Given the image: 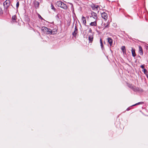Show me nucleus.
<instances>
[{
  "instance_id": "1a4fd4ad",
  "label": "nucleus",
  "mask_w": 148,
  "mask_h": 148,
  "mask_svg": "<svg viewBox=\"0 0 148 148\" xmlns=\"http://www.w3.org/2000/svg\"><path fill=\"white\" fill-rule=\"evenodd\" d=\"M108 43L110 44V46H111L112 45L113 40L111 38H108Z\"/></svg>"
},
{
  "instance_id": "cd10ccee",
  "label": "nucleus",
  "mask_w": 148,
  "mask_h": 148,
  "mask_svg": "<svg viewBox=\"0 0 148 148\" xmlns=\"http://www.w3.org/2000/svg\"><path fill=\"white\" fill-rule=\"evenodd\" d=\"M108 27V25H105V28H107Z\"/></svg>"
},
{
  "instance_id": "7ed1b4c3",
  "label": "nucleus",
  "mask_w": 148,
  "mask_h": 148,
  "mask_svg": "<svg viewBox=\"0 0 148 148\" xmlns=\"http://www.w3.org/2000/svg\"><path fill=\"white\" fill-rule=\"evenodd\" d=\"M90 17H92L95 20H97V14L96 13L94 12H92L91 13V16H90Z\"/></svg>"
},
{
  "instance_id": "ddd939ff",
  "label": "nucleus",
  "mask_w": 148,
  "mask_h": 148,
  "mask_svg": "<svg viewBox=\"0 0 148 148\" xmlns=\"http://www.w3.org/2000/svg\"><path fill=\"white\" fill-rule=\"evenodd\" d=\"M93 37L92 35H89L88 37V40L90 42H92L93 40Z\"/></svg>"
},
{
  "instance_id": "412c9836",
  "label": "nucleus",
  "mask_w": 148,
  "mask_h": 148,
  "mask_svg": "<svg viewBox=\"0 0 148 148\" xmlns=\"http://www.w3.org/2000/svg\"><path fill=\"white\" fill-rule=\"evenodd\" d=\"M143 102H138V103H136V104H135L134 106H135V105H139V104H143Z\"/></svg>"
},
{
  "instance_id": "f03ea898",
  "label": "nucleus",
  "mask_w": 148,
  "mask_h": 148,
  "mask_svg": "<svg viewBox=\"0 0 148 148\" xmlns=\"http://www.w3.org/2000/svg\"><path fill=\"white\" fill-rule=\"evenodd\" d=\"M10 3V0H6L3 3V5L5 8H7L9 6Z\"/></svg>"
},
{
  "instance_id": "c756f323",
  "label": "nucleus",
  "mask_w": 148,
  "mask_h": 148,
  "mask_svg": "<svg viewBox=\"0 0 148 148\" xmlns=\"http://www.w3.org/2000/svg\"><path fill=\"white\" fill-rule=\"evenodd\" d=\"M56 17H57L59 18L58 15V14H57V15L56 16Z\"/></svg>"
},
{
  "instance_id": "9d476101",
  "label": "nucleus",
  "mask_w": 148,
  "mask_h": 148,
  "mask_svg": "<svg viewBox=\"0 0 148 148\" xmlns=\"http://www.w3.org/2000/svg\"><path fill=\"white\" fill-rule=\"evenodd\" d=\"M139 53L141 55L143 54V51L142 47L140 46H139Z\"/></svg>"
},
{
  "instance_id": "b1692460",
  "label": "nucleus",
  "mask_w": 148,
  "mask_h": 148,
  "mask_svg": "<svg viewBox=\"0 0 148 148\" xmlns=\"http://www.w3.org/2000/svg\"><path fill=\"white\" fill-rule=\"evenodd\" d=\"M128 86L130 88H131V89H132V87H134V86H132V84H129L128 85Z\"/></svg>"
},
{
  "instance_id": "39448f33",
  "label": "nucleus",
  "mask_w": 148,
  "mask_h": 148,
  "mask_svg": "<svg viewBox=\"0 0 148 148\" xmlns=\"http://www.w3.org/2000/svg\"><path fill=\"white\" fill-rule=\"evenodd\" d=\"M101 16L105 20H106L108 19V16L107 14L105 12H103L101 13Z\"/></svg>"
},
{
  "instance_id": "20e7f679",
  "label": "nucleus",
  "mask_w": 148,
  "mask_h": 148,
  "mask_svg": "<svg viewBox=\"0 0 148 148\" xmlns=\"http://www.w3.org/2000/svg\"><path fill=\"white\" fill-rule=\"evenodd\" d=\"M92 9L93 10L97 11L100 9V7L99 5H97L93 4L91 6Z\"/></svg>"
},
{
  "instance_id": "4be33fe9",
  "label": "nucleus",
  "mask_w": 148,
  "mask_h": 148,
  "mask_svg": "<svg viewBox=\"0 0 148 148\" xmlns=\"http://www.w3.org/2000/svg\"><path fill=\"white\" fill-rule=\"evenodd\" d=\"M19 5V3L18 1L16 4V8H18Z\"/></svg>"
},
{
  "instance_id": "f257e3e1",
  "label": "nucleus",
  "mask_w": 148,
  "mask_h": 148,
  "mask_svg": "<svg viewBox=\"0 0 148 148\" xmlns=\"http://www.w3.org/2000/svg\"><path fill=\"white\" fill-rule=\"evenodd\" d=\"M41 30L45 33L47 34H51L52 30L46 27H42L41 28Z\"/></svg>"
},
{
  "instance_id": "bb28decb",
  "label": "nucleus",
  "mask_w": 148,
  "mask_h": 148,
  "mask_svg": "<svg viewBox=\"0 0 148 148\" xmlns=\"http://www.w3.org/2000/svg\"><path fill=\"white\" fill-rule=\"evenodd\" d=\"M140 67H141L142 69H144V67H145V66H144V65H141V66H140Z\"/></svg>"
},
{
  "instance_id": "9b49d317",
  "label": "nucleus",
  "mask_w": 148,
  "mask_h": 148,
  "mask_svg": "<svg viewBox=\"0 0 148 148\" xmlns=\"http://www.w3.org/2000/svg\"><path fill=\"white\" fill-rule=\"evenodd\" d=\"M60 7L63 8L65 9H66L67 8V7L66 5L64 4L63 2H62V5L60 6Z\"/></svg>"
},
{
  "instance_id": "0eeeda50",
  "label": "nucleus",
  "mask_w": 148,
  "mask_h": 148,
  "mask_svg": "<svg viewBox=\"0 0 148 148\" xmlns=\"http://www.w3.org/2000/svg\"><path fill=\"white\" fill-rule=\"evenodd\" d=\"M97 20H95L94 22H91L90 24V25L92 26H95L97 25Z\"/></svg>"
},
{
  "instance_id": "f8f14e48",
  "label": "nucleus",
  "mask_w": 148,
  "mask_h": 148,
  "mask_svg": "<svg viewBox=\"0 0 148 148\" xmlns=\"http://www.w3.org/2000/svg\"><path fill=\"white\" fill-rule=\"evenodd\" d=\"M132 89L135 92L138 91L139 90V89L138 88H136L134 86V87H132Z\"/></svg>"
},
{
  "instance_id": "f3484780",
  "label": "nucleus",
  "mask_w": 148,
  "mask_h": 148,
  "mask_svg": "<svg viewBox=\"0 0 148 148\" xmlns=\"http://www.w3.org/2000/svg\"><path fill=\"white\" fill-rule=\"evenodd\" d=\"M62 2L61 1H58L57 2L56 4L58 6L60 7L62 5Z\"/></svg>"
},
{
  "instance_id": "a878e982",
  "label": "nucleus",
  "mask_w": 148,
  "mask_h": 148,
  "mask_svg": "<svg viewBox=\"0 0 148 148\" xmlns=\"http://www.w3.org/2000/svg\"><path fill=\"white\" fill-rule=\"evenodd\" d=\"M143 71L145 74L146 72L147 71V70L146 69H144Z\"/></svg>"
},
{
  "instance_id": "c85d7f7f",
  "label": "nucleus",
  "mask_w": 148,
  "mask_h": 148,
  "mask_svg": "<svg viewBox=\"0 0 148 148\" xmlns=\"http://www.w3.org/2000/svg\"><path fill=\"white\" fill-rule=\"evenodd\" d=\"M70 4L71 5V8L72 7H73V5L72 3H70Z\"/></svg>"
},
{
  "instance_id": "6e6552de",
  "label": "nucleus",
  "mask_w": 148,
  "mask_h": 148,
  "mask_svg": "<svg viewBox=\"0 0 148 148\" xmlns=\"http://www.w3.org/2000/svg\"><path fill=\"white\" fill-rule=\"evenodd\" d=\"M82 21L83 24L85 26H86V22L85 17L84 16H82Z\"/></svg>"
},
{
  "instance_id": "473e14b6",
  "label": "nucleus",
  "mask_w": 148,
  "mask_h": 148,
  "mask_svg": "<svg viewBox=\"0 0 148 148\" xmlns=\"http://www.w3.org/2000/svg\"><path fill=\"white\" fill-rule=\"evenodd\" d=\"M138 57H140V56H138Z\"/></svg>"
},
{
  "instance_id": "6ab92c4d",
  "label": "nucleus",
  "mask_w": 148,
  "mask_h": 148,
  "mask_svg": "<svg viewBox=\"0 0 148 148\" xmlns=\"http://www.w3.org/2000/svg\"><path fill=\"white\" fill-rule=\"evenodd\" d=\"M100 43L101 44V48H102V49H103V44L102 42V39L101 38H100Z\"/></svg>"
},
{
  "instance_id": "393cba45",
  "label": "nucleus",
  "mask_w": 148,
  "mask_h": 148,
  "mask_svg": "<svg viewBox=\"0 0 148 148\" xmlns=\"http://www.w3.org/2000/svg\"><path fill=\"white\" fill-rule=\"evenodd\" d=\"M3 13V11L2 8L0 7V15Z\"/></svg>"
},
{
  "instance_id": "4468645a",
  "label": "nucleus",
  "mask_w": 148,
  "mask_h": 148,
  "mask_svg": "<svg viewBox=\"0 0 148 148\" xmlns=\"http://www.w3.org/2000/svg\"><path fill=\"white\" fill-rule=\"evenodd\" d=\"M132 56L134 57H135L136 56L135 52V49H133V48H132Z\"/></svg>"
},
{
  "instance_id": "aec40b11",
  "label": "nucleus",
  "mask_w": 148,
  "mask_h": 148,
  "mask_svg": "<svg viewBox=\"0 0 148 148\" xmlns=\"http://www.w3.org/2000/svg\"><path fill=\"white\" fill-rule=\"evenodd\" d=\"M51 7L52 10H53L55 12L56 11V9L52 3L51 4Z\"/></svg>"
},
{
  "instance_id": "7c9ffc66",
  "label": "nucleus",
  "mask_w": 148,
  "mask_h": 148,
  "mask_svg": "<svg viewBox=\"0 0 148 148\" xmlns=\"http://www.w3.org/2000/svg\"><path fill=\"white\" fill-rule=\"evenodd\" d=\"M90 31H91V30L90 29Z\"/></svg>"
},
{
  "instance_id": "5701e85b",
  "label": "nucleus",
  "mask_w": 148,
  "mask_h": 148,
  "mask_svg": "<svg viewBox=\"0 0 148 148\" xmlns=\"http://www.w3.org/2000/svg\"><path fill=\"white\" fill-rule=\"evenodd\" d=\"M38 17H39V18H40V19H43V18H42V17L40 15V14H38Z\"/></svg>"
},
{
  "instance_id": "2eb2a0df",
  "label": "nucleus",
  "mask_w": 148,
  "mask_h": 148,
  "mask_svg": "<svg viewBox=\"0 0 148 148\" xmlns=\"http://www.w3.org/2000/svg\"><path fill=\"white\" fill-rule=\"evenodd\" d=\"M39 3L38 1H36L34 2V6L36 8H38L39 6Z\"/></svg>"
},
{
  "instance_id": "a211bd4d",
  "label": "nucleus",
  "mask_w": 148,
  "mask_h": 148,
  "mask_svg": "<svg viewBox=\"0 0 148 148\" xmlns=\"http://www.w3.org/2000/svg\"><path fill=\"white\" fill-rule=\"evenodd\" d=\"M12 19L13 21H16V20L17 18L16 15H14L12 16Z\"/></svg>"
},
{
  "instance_id": "dca6fc26",
  "label": "nucleus",
  "mask_w": 148,
  "mask_h": 148,
  "mask_svg": "<svg viewBox=\"0 0 148 148\" xmlns=\"http://www.w3.org/2000/svg\"><path fill=\"white\" fill-rule=\"evenodd\" d=\"M121 49L123 53H126V49L125 46H122L121 47Z\"/></svg>"
},
{
  "instance_id": "2f4dec72",
  "label": "nucleus",
  "mask_w": 148,
  "mask_h": 148,
  "mask_svg": "<svg viewBox=\"0 0 148 148\" xmlns=\"http://www.w3.org/2000/svg\"><path fill=\"white\" fill-rule=\"evenodd\" d=\"M90 31H91V30L90 29Z\"/></svg>"
},
{
  "instance_id": "423d86ee",
  "label": "nucleus",
  "mask_w": 148,
  "mask_h": 148,
  "mask_svg": "<svg viewBox=\"0 0 148 148\" xmlns=\"http://www.w3.org/2000/svg\"><path fill=\"white\" fill-rule=\"evenodd\" d=\"M78 29L77 27L75 26V27L74 31L72 33V35L74 36H76L77 35V34L78 33Z\"/></svg>"
}]
</instances>
